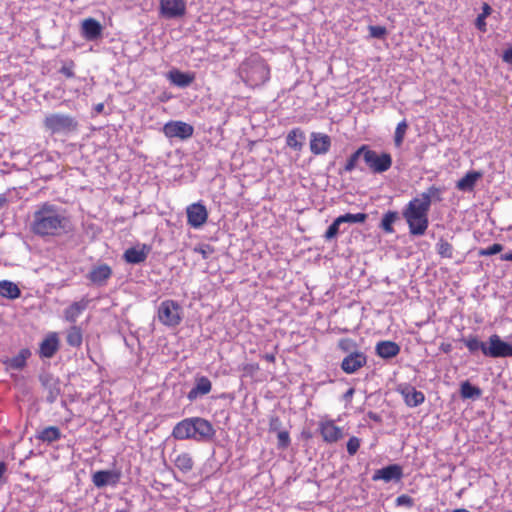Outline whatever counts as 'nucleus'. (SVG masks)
<instances>
[{"instance_id": "1", "label": "nucleus", "mask_w": 512, "mask_h": 512, "mask_svg": "<svg viewBox=\"0 0 512 512\" xmlns=\"http://www.w3.org/2000/svg\"><path fill=\"white\" fill-rule=\"evenodd\" d=\"M31 231L40 237H57L71 230V222L62 207L45 202L37 206L30 225Z\"/></svg>"}, {"instance_id": "2", "label": "nucleus", "mask_w": 512, "mask_h": 512, "mask_svg": "<svg viewBox=\"0 0 512 512\" xmlns=\"http://www.w3.org/2000/svg\"><path fill=\"white\" fill-rule=\"evenodd\" d=\"M214 435L213 425L201 417L185 418L178 422L172 431V436L177 440L192 439L196 442H208Z\"/></svg>"}, {"instance_id": "3", "label": "nucleus", "mask_w": 512, "mask_h": 512, "mask_svg": "<svg viewBox=\"0 0 512 512\" xmlns=\"http://www.w3.org/2000/svg\"><path fill=\"white\" fill-rule=\"evenodd\" d=\"M429 210L427 203H422L416 198L411 199L404 207L402 216L408 224L411 235L422 236L425 234L429 225Z\"/></svg>"}, {"instance_id": "4", "label": "nucleus", "mask_w": 512, "mask_h": 512, "mask_svg": "<svg viewBox=\"0 0 512 512\" xmlns=\"http://www.w3.org/2000/svg\"><path fill=\"white\" fill-rule=\"evenodd\" d=\"M269 74L268 66L258 57L247 59L239 68L241 79L250 87L263 85L269 79Z\"/></svg>"}, {"instance_id": "5", "label": "nucleus", "mask_w": 512, "mask_h": 512, "mask_svg": "<svg viewBox=\"0 0 512 512\" xmlns=\"http://www.w3.org/2000/svg\"><path fill=\"white\" fill-rule=\"evenodd\" d=\"M43 127L52 135H69L77 131L78 121L72 115L55 112L45 116Z\"/></svg>"}, {"instance_id": "6", "label": "nucleus", "mask_w": 512, "mask_h": 512, "mask_svg": "<svg viewBox=\"0 0 512 512\" xmlns=\"http://www.w3.org/2000/svg\"><path fill=\"white\" fill-rule=\"evenodd\" d=\"M158 320L165 326L175 327L182 320V308L174 300H164L158 307Z\"/></svg>"}, {"instance_id": "7", "label": "nucleus", "mask_w": 512, "mask_h": 512, "mask_svg": "<svg viewBox=\"0 0 512 512\" xmlns=\"http://www.w3.org/2000/svg\"><path fill=\"white\" fill-rule=\"evenodd\" d=\"M364 162L373 173H383L391 168L392 157L388 153H382L379 155L376 151L371 150L366 145Z\"/></svg>"}, {"instance_id": "8", "label": "nucleus", "mask_w": 512, "mask_h": 512, "mask_svg": "<svg viewBox=\"0 0 512 512\" xmlns=\"http://www.w3.org/2000/svg\"><path fill=\"white\" fill-rule=\"evenodd\" d=\"M483 354L491 358L512 357V344L503 341L499 335L493 334L486 342Z\"/></svg>"}, {"instance_id": "9", "label": "nucleus", "mask_w": 512, "mask_h": 512, "mask_svg": "<svg viewBox=\"0 0 512 512\" xmlns=\"http://www.w3.org/2000/svg\"><path fill=\"white\" fill-rule=\"evenodd\" d=\"M163 133L168 138H179L185 140L194 133L192 125L183 121H169L163 127Z\"/></svg>"}, {"instance_id": "10", "label": "nucleus", "mask_w": 512, "mask_h": 512, "mask_svg": "<svg viewBox=\"0 0 512 512\" xmlns=\"http://www.w3.org/2000/svg\"><path fill=\"white\" fill-rule=\"evenodd\" d=\"M160 14L166 19L181 18L186 14L185 0H160Z\"/></svg>"}, {"instance_id": "11", "label": "nucleus", "mask_w": 512, "mask_h": 512, "mask_svg": "<svg viewBox=\"0 0 512 512\" xmlns=\"http://www.w3.org/2000/svg\"><path fill=\"white\" fill-rule=\"evenodd\" d=\"M367 364V356L361 351H354L347 354L342 362L341 369L346 374H354Z\"/></svg>"}, {"instance_id": "12", "label": "nucleus", "mask_w": 512, "mask_h": 512, "mask_svg": "<svg viewBox=\"0 0 512 512\" xmlns=\"http://www.w3.org/2000/svg\"><path fill=\"white\" fill-rule=\"evenodd\" d=\"M187 222L193 228L202 227L208 218L206 207L201 203H193L186 209Z\"/></svg>"}, {"instance_id": "13", "label": "nucleus", "mask_w": 512, "mask_h": 512, "mask_svg": "<svg viewBox=\"0 0 512 512\" xmlns=\"http://www.w3.org/2000/svg\"><path fill=\"white\" fill-rule=\"evenodd\" d=\"M397 391L402 395L405 404L409 407H417L425 401L424 393L416 390L412 385L401 384L398 386Z\"/></svg>"}, {"instance_id": "14", "label": "nucleus", "mask_w": 512, "mask_h": 512, "mask_svg": "<svg viewBox=\"0 0 512 512\" xmlns=\"http://www.w3.org/2000/svg\"><path fill=\"white\" fill-rule=\"evenodd\" d=\"M403 477L402 467L398 464H391L374 472L372 476L373 481L383 480L388 483L391 481H400Z\"/></svg>"}, {"instance_id": "15", "label": "nucleus", "mask_w": 512, "mask_h": 512, "mask_svg": "<svg viewBox=\"0 0 512 512\" xmlns=\"http://www.w3.org/2000/svg\"><path fill=\"white\" fill-rule=\"evenodd\" d=\"M121 477V473L116 470H99L92 475V482L97 488H103L111 485L115 486Z\"/></svg>"}, {"instance_id": "16", "label": "nucleus", "mask_w": 512, "mask_h": 512, "mask_svg": "<svg viewBox=\"0 0 512 512\" xmlns=\"http://www.w3.org/2000/svg\"><path fill=\"white\" fill-rule=\"evenodd\" d=\"M40 382L44 389L47 391L46 400L52 404L56 401L61 394V385L59 379L53 377L51 374H43L40 376Z\"/></svg>"}, {"instance_id": "17", "label": "nucleus", "mask_w": 512, "mask_h": 512, "mask_svg": "<svg viewBox=\"0 0 512 512\" xmlns=\"http://www.w3.org/2000/svg\"><path fill=\"white\" fill-rule=\"evenodd\" d=\"M331 147V138L327 134L313 132L310 139V150L314 155H324Z\"/></svg>"}, {"instance_id": "18", "label": "nucleus", "mask_w": 512, "mask_h": 512, "mask_svg": "<svg viewBox=\"0 0 512 512\" xmlns=\"http://www.w3.org/2000/svg\"><path fill=\"white\" fill-rule=\"evenodd\" d=\"M102 30V25L94 18H87L82 21V36L88 41H94L100 38L102 35Z\"/></svg>"}, {"instance_id": "19", "label": "nucleus", "mask_w": 512, "mask_h": 512, "mask_svg": "<svg viewBox=\"0 0 512 512\" xmlns=\"http://www.w3.org/2000/svg\"><path fill=\"white\" fill-rule=\"evenodd\" d=\"M319 429L325 442L334 443L343 437L342 429L336 426L333 421L321 422Z\"/></svg>"}, {"instance_id": "20", "label": "nucleus", "mask_w": 512, "mask_h": 512, "mask_svg": "<svg viewBox=\"0 0 512 512\" xmlns=\"http://www.w3.org/2000/svg\"><path fill=\"white\" fill-rule=\"evenodd\" d=\"M59 349V338L56 333H50L41 343L39 354L43 358H52Z\"/></svg>"}, {"instance_id": "21", "label": "nucleus", "mask_w": 512, "mask_h": 512, "mask_svg": "<svg viewBox=\"0 0 512 512\" xmlns=\"http://www.w3.org/2000/svg\"><path fill=\"white\" fill-rule=\"evenodd\" d=\"M211 389V381L205 376L199 377L196 379L195 386L188 392L187 398L192 402L198 397L208 394Z\"/></svg>"}, {"instance_id": "22", "label": "nucleus", "mask_w": 512, "mask_h": 512, "mask_svg": "<svg viewBox=\"0 0 512 512\" xmlns=\"http://www.w3.org/2000/svg\"><path fill=\"white\" fill-rule=\"evenodd\" d=\"M376 354L383 359H391L400 352V346L393 341H380L375 347Z\"/></svg>"}, {"instance_id": "23", "label": "nucleus", "mask_w": 512, "mask_h": 512, "mask_svg": "<svg viewBox=\"0 0 512 512\" xmlns=\"http://www.w3.org/2000/svg\"><path fill=\"white\" fill-rule=\"evenodd\" d=\"M112 270L107 264L94 267L88 274V279L97 285H103L111 277Z\"/></svg>"}, {"instance_id": "24", "label": "nucleus", "mask_w": 512, "mask_h": 512, "mask_svg": "<svg viewBox=\"0 0 512 512\" xmlns=\"http://www.w3.org/2000/svg\"><path fill=\"white\" fill-rule=\"evenodd\" d=\"M167 78L175 86L185 88L193 83L195 77L191 73H185L178 69H173L169 71Z\"/></svg>"}, {"instance_id": "25", "label": "nucleus", "mask_w": 512, "mask_h": 512, "mask_svg": "<svg viewBox=\"0 0 512 512\" xmlns=\"http://www.w3.org/2000/svg\"><path fill=\"white\" fill-rule=\"evenodd\" d=\"M150 248L147 245H143L141 249L132 247L125 251L124 259L126 262L131 264H139L146 260Z\"/></svg>"}, {"instance_id": "26", "label": "nucleus", "mask_w": 512, "mask_h": 512, "mask_svg": "<svg viewBox=\"0 0 512 512\" xmlns=\"http://www.w3.org/2000/svg\"><path fill=\"white\" fill-rule=\"evenodd\" d=\"M482 177L479 171H470L456 183V188L460 191L470 192L474 189L476 182Z\"/></svg>"}, {"instance_id": "27", "label": "nucleus", "mask_w": 512, "mask_h": 512, "mask_svg": "<svg viewBox=\"0 0 512 512\" xmlns=\"http://www.w3.org/2000/svg\"><path fill=\"white\" fill-rule=\"evenodd\" d=\"M88 300L81 299L80 301L73 302L64 311L65 319L68 322L75 323L80 314L87 308Z\"/></svg>"}, {"instance_id": "28", "label": "nucleus", "mask_w": 512, "mask_h": 512, "mask_svg": "<svg viewBox=\"0 0 512 512\" xmlns=\"http://www.w3.org/2000/svg\"><path fill=\"white\" fill-rule=\"evenodd\" d=\"M443 189L437 186H430L426 191L422 192L418 197H415L422 203H427V207H431L432 201L440 202L442 200Z\"/></svg>"}, {"instance_id": "29", "label": "nucleus", "mask_w": 512, "mask_h": 512, "mask_svg": "<svg viewBox=\"0 0 512 512\" xmlns=\"http://www.w3.org/2000/svg\"><path fill=\"white\" fill-rule=\"evenodd\" d=\"M0 295L4 298L14 300L20 297L21 290L17 284L9 280L0 281Z\"/></svg>"}, {"instance_id": "30", "label": "nucleus", "mask_w": 512, "mask_h": 512, "mask_svg": "<svg viewBox=\"0 0 512 512\" xmlns=\"http://www.w3.org/2000/svg\"><path fill=\"white\" fill-rule=\"evenodd\" d=\"M31 356L29 349H22L20 352L6 361L8 369L21 370L26 366L27 359Z\"/></svg>"}, {"instance_id": "31", "label": "nucleus", "mask_w": 512, "mask_h": 512, "mask_svg": "<svg viewBox=\"0 0 512 512\" xmlns=\"http://www.w3.org/2000/svg\"><path fill=\"white\" fill-rule=\"evenodd\" d=\"M304 140V132L300 128H294L288 133L286 137V144L293 150L300 151L303 147Z\"/></svg>"}, {"instance_id": "32", "label": "nucleus", "mask_w": 512, "mask_h": 512, "mask_svg": "<svg viewBox=\"0 0 512 512\" xmlns=\"http://www.w3.org/2000/svg\"><path fill=\"white\" fill-rule=\"evenodd\" d=\"M174 465L183 473H188L193 469L194 461L187 452L178 454L173 460Z\"/></svg>"}, {"instance_id": "33", "label": "nucleus", "mask_w": 512, "mask_h": 512, "mask_svg": "<svg viewBox=\"0 0 512 512\" xmlns=\"http://www.w3.org/2000/svg\"><path fill=\"white\" fill-rule=\"evenodd\" d=\"M66 342L69 346L78 348L82 345L83 334L78 326H71L66 333Z\"/></svg>"}, {"instance_id": "34", "label": "nucleus", "mask_w": 512, "mask_h": 512, "mask_svg": "<svg viewBox=\"0 0 512 512\" xmlns=\"http://www.w3.org/2000/svg\"><path fill=\"white\" fill-rule=\"evenodd\" d=\"M399 219L397 211H388L382 217L379 227L386 233H393V224Z\"/></svg>"}, {"instance_id": "35", "label": "nucleus", "mask_w": 512, "mask_h": 512, "mask_svg": "<svg viewBox=\"0 0 512 512\" xmlns=\"http://www.w3.org/2000/svg\"><path fill=\"white\" fill-rule=\"evenodd\" d=\"M38 438L43 442L52 443L61 438V432L59 428L55 426H49L41 431Z\"/></svg>"}, {"instance_id": "36", "label": "nucleus", "mask_w": 512, "mask_h": 512, "mask_svg": "<svg viewBox=\"0 0 512 512\" xmlns=\"http://www.w3.org/2000/svg\"><path fill=\"white\" fill-rule=\"evenodd\" d=\"M481 393V389L473 386L469 381H465L461 384L460 394L464 399L478 398Z\"/></svg>"}, {"instance_id": "37", "label": "nucleus", "mask_w": 512, "mask_h": 512, "mask_svg": "<svg viewBox=\"0 0 512 512\" xmlns=\"http://www.w3.org/2000/svg\"><path fill=\"white\" fill-rule=\"evenodd\" d=\"M365 151H366V145H362L353 154H351V156L348 158V160L344 166V171L345 172L353 171L356 168L359 159L361 157L364 159Z\"/></svg>"}, {"instance_id": "38", "label": "nucleus", "mask_w": 512, "mask_h": 512, "mask_svg": "<svg viewBox=\"0 0 512 512\" xmlns=\"http://www.w3.org/2000/svg\"><path fill=\"white\" fill-rule=\"evenodd\" d=\"M462 342L468 348L470 353H475L478 350L483 352V349H486V342L480 341L477 336L463 338Z\"/></svg>"}, {"instance_id": "39", "label": "nucleus", "mask_w": 512, "mask_h": 512, "mask_svg": "<svg viewBox=\"0 0 512 512\" xmlns=\"http://www.w3.org/2000/svg\"><path fill=\"white\" fill-rule=\"evenodd\" d=\"M492 8L488 3H483L482 12L477 16L475 21V26L481 32H486V22L485 19L491 14Z\"/></svg>"}, {"instance_id": "40", "label": "nucleus", "mask_w": 512, "mask_h": 512, "mask_svg": "<svg viewBox=\"0 0 512 512\" xmlns=\"http://www.w3.org/2000/svg\"><path fill=\"white\" fill-rule=\"evenodd\" d=\"M408 127L405 119L398 123L394 133V144L397 148L402 146Z\"/></svg>"}, {"instance_id": "41", "label": "nucleus", "mask_w": 512, "mask_h": 512, "mask_svg": "<svg viewBox=\"0 0 512 512\" xmlns=\"http://www.w3.org/2000/svg\"><path fill=\"white\" fill-rule=\"evenodd\" d=\"M437 253L443 257L451 259L453 257V246L447 241L441 238L436 244Z\"/></svg>"}, {"instance_id": "42", "label": "nucleus", "mask_w": 512, "mask_h": 512, "mask_svg": "<svg viewBox=\"0 0 512 512\" xmlns=\"http://www.w3.org/2000/svg\"><path fill=\"white\" fill-rule=\"evenodd\" d=\"M342 223H363L367 220L368 215L365 213H357V214H351L346 213L344 215L339 216Z\"/></svg>"}, {"instance_id": "43", "label": "nucleus", "mask_w": 512, "mask_h": 512, "mask_svg": "<svg viewBox=\"0 0 512 512\" xmlns=\"http://www.w3.org/2000/svg\"><path fill=\"white\" fill-rule=\"evenodd\" d=\"M338 348L341 351L349 354L351 352L357 351V343L353 339L343 338L338 341Z\"/></svg>"}, {"instance_id": "44", "label": "nucleus", "mask_w": 512, "mask_h": 512, "mask_svg": "<svg viewBox=\"0 0 512 512\" xmlns=\"http://www.w3.org/2000/svg\"><path fill=\"white\" fill-rule=\"evenodd\" d=\"M342 224L341 220L339 217H337L333 222L332 224L328 227V229L326 230L325 232V239L326 240H331L333 238H335L339 232V228H340V225Z\"/></svg>"}, {"instance_id": "45", "label": "nucleus", "mask_w": 512, "mask_h": 512, "mask_svg": "<svg viewBox=\"0 0 512 512\" xmlns=\"http://www.w3.org/2000/svg\"><path fill=\"white\" fill-rule=\"evenodd\" d=\"M277 439H278L277 447L279 449H286L290 445V442H291L290 435H289V432L286 430L278 431Z\"/></svg>"}, {"instance_id": "46", "label": "nucleus", "mask_w": 512, "mask_h": 512, "mask_svg": "<svg viewBox=\"0 0 512 512\" xmlns=\"http://www.w3.org/2000/svg\"><path fill=\"white\" fill-rule=\"evenodd\" d=\"M503 250V246L499 243H495L487 248L480 249L478 254L479 256H492L497 253H500Z\"/></svg>"}, {"instance_id": "47", "label": "nucleus", "mask_w": 512, "mask_h": 512, "mask_svg": "<svg viewBox=\"0 0 512 512\" xmlns=\"http://www.w3.org/2000/svg\"><path fill=\"white\" fill-rule=\"evenodd\" d=\"M360 447V439L353 436L347 442V452L349 455L353 456L357 453Z\"/></svg>"}, {"instance_id": "48", "label": "nucleus", "mask_w": 512, "mask_h": 512, "mask_svg": "<svg viewBox=\"0 0 512 512\" xmlns=\"http://www.w3.org/2000/svg\"><path fill=\"white\" fill-rule=\"evenodd\" d=\"M396 505L411 508L414 505V500L409 495L402 494L396 498Z\"/></svg>"}, {"instance_id": "49", "label": "nucleus", "mask_w": 512, "mask_h": 512, "mask_svg": "<svg viewBox=\"0 0 512 512\" xmlns=\"http://www.w3.org/2000/svg\"><path fill=\"white\" fill-rule=\"evenodd\" d=\"M370 36L373 38H382L386 34V28L382 26H369Z\"/></svg>"}, {"instance_id": "50", "label": "nucleus", "mask_w": 512, "mask_h": 512, "mask_svg": "<svg viewBox=\"0 0 512 512\" xmlns=\"http://www.w3.org/2000/svg\"><path fill=\"white\" fill-rule=\"evenodd\" d=\"M213 251L214 250L210 245H202L195 248V252L201 254L203 259H207L213 253Z\"/></svg>"}, {"instance_id": "51", "label": "nucleus", "mask_w": 512, "mask_h": 512, "mask_svg": "<svg viewBox=\"0 0 512 512\" xmlns=\"http://www.w3.org/2000/svg\"><path fill=\"white\" fill-rule=\"evenodd\" d=\"M281 425H282V423H281L280 419L276 416H272L269 421V431L278 433V431H282L280 429Z\"/></svg>"}, {"instance_id": "52", "label": "nucleus", "mask_w": 512, "mask_h": 512, "mask_svg": "<svg viewBox=\"0 0 512 512\" xmlns=\"http://www.w3.org/2000/svg\"><path fill=\"white\" fill-rule=\"evenodd\" d=\"M502 58L504 62L512 63V47L504 51Z\"/></svg>"}, {"instance_id": "53", "label": "nucleus", "mask_w": 512, "mask_h": 512, "mask_svg": "<svg viewBox=\"0 0 512 512\" xmlns=\"http://www.w3.org/2000/svg\"><path fill=\"white\" fill-rule=\"evenodd\" d=\"M8 203L6 194H0V209Z\"/></svg>"}, {"instance_id": "54", "label": "nucleus", "mask_w": 512, "mask_h": 512, "mask_svg": "<svg viewBox=\"0 0 512 512\" xmlns=\"http://www.w3.org/2000/svg\"><path fill=\"white\" fill-rule=\"evenodd\" d=\"M368 416L373 421H376V422H380L381 421V417L378 414H376V413L369 412Z\"/></svg>"}, {"instance_id": "55", "label": "nucleus", "mask_w": 512, "mask_h": 512, "mask_svg": "<svg viewBox=\"0 0 512 512\" xmlns=\"http://www.w3.org/2000/svg\"><path fill=\"white\" fill-rule=\"evenodd\" d=\"M6 470H7L6 464L4 462H0V479L3 477Z\"/></svg>"}, {"instance_id": "56", "label": "nucleus", "mask_w": 512, "mask_h": 512, "mask_svg": "<svg viewBox=\"0 0 512 512\" xmlns=\"http://www.w3.org/2000/svg\"><path fill=\"white\" fill-rule=\"evenodd\" d=\"M500 259L503 261H512V253L502 254Z\"/></svg>"}, {"instance_id": "57", "label": "nucleus", "mask_w": 512, "mask_h": 512, "mask_svg": "<svg viewBox=\"0 0 512 512\" xmlns=\"http://www.w3.org/2000/svg\"><path fill=\"white\" fill-rule=\"evenodd\" d=\"M354 394V389L353 388H350L347 390V392L344 394V398L345 399H350L352 397V395Z\"/></svg>"}, {"instance_id": "58", "label": "nucleus", "mask_w": 512, "mask_h": 512, "mask_svg": "<svg viewBox=\"0 0 512 512\" xmlns=\"http://www.w3.org/2000/svg\"><path fill=\"white\" fill-rule=\"evenodd\" d=\"M264 359L267 360L268 362H274L275 356L273 354H266L264 355Z\"/></svg>"}, {"instance_id": "59", "label": "nucleus", "mask_w": 512, "mask_h": 512, "mask_svg": "<svg viewBox=\"0 0 512 512\" xmlns=\"http://www.w3.org/2000/svg\"><path fill=\"white\" fill-rule=\"evenodd\" d=\"M103 109H104V104H103V103H99V104H97V105L95 106V111H96L97 113H101V112L103 111Z\"/></svg>"}, {"instance_id": "60", "label": "nucleus", "mask_w": 512, "mask_h": 512, "mask_svg": "<svg viewBox=\"0 0 512 512\" xmlns=\"http://www.w3.org/2000/svg\"><path fill=\"white\" fill-rule=\"evenodd\" d=\"M453 512H470V511H468L466 509H456Z\"/></svg>"}, {"instance_id": "61", "label": "nucleus", "mask_w": 512, "mask_h": 512, "mask_svg": "<svg viewBox=\"0 0 512 512\" xmlns=\"http://www.w3.org/2000/svg\"><path fill=\"white\" fill-rule=\"evenodd\" d=\"M447 348H450V345H447V347H444V352H447Z\"/></svg>"}, {"instance_id": "62", "label": "nucleus", "mask_w": 512, "mask_h": 512, "mask_svg": "<svg viewBox=\"0 0 512 512\" xmlns=\"http://www.w3.org/2000/svg\"><path fill=\"white\" fill-rule=\"evenodd\" d=\"M447 348H450V345H447V347H444V352H447Z\"/></svg>"}, {"instance_id": "63", "label": "nucleus", "mask_w": 512, "mask_h": 512, "mask_svg": "<svg viewBox=\"0 0 512 512\" xmlns=\"http://www.w3.org/2000/svg\"><path fill=\"white\" fill-rule=\"evenodd\" d=\"M447 348H450V345H447V347H444V352H447Z\"/></svg>"}]
</instances>
